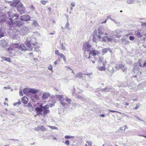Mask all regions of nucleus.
Wrapping results in <instances>:
<instances>
[{
	"label": "nucleus",
	"instance_id": "nucleus-1",
	"mask_svg": "<svg viewBox=\"0 0 146 146\" xmlns=\"http://www.w3.org/2000/svg\"><path fill=\"white\" fill-rule=\"evenodd\" d=\"M19 15L17 14H14L13 18H14L11 21H7V24L12 29L14 30V28H18L23 24L24 23L21 21L18 20Z\"/></svg>",
	"mask_w": 146,
	"mask_h": 146
},
{
	"label": "nucleus",
	"instance_id": "nucleus-2",
	"mask_svg": "<svg viewBox=\"0 0 146 146\" xmlns=\"http://www.w3.org/2000/svg\"><path fill=\"white\" fill-rule=\"evenodd\" d=\"M26 45L29 48L32 47V45L35 46L37 44L36 39L33 37H29L27 38L25 42Z\"/></svg>",
	"mask_w": 146,
	"mask_h": 146
},
{
	"label": "nucleus",
	"instance_id": "nucleus-3",
	"mask_svg": "<svg viewBox=\"0 0 146 146\" xmlns=\"http://www.w3.org/2000/svg\"><path fill=\"white\" fill-rule=\"evenodd\" d=\"M39 108L42 110V111H43V114L44 116L46 115L50 112V111L49 109V105H46L44 106H43V104H41L39 106Z\"/></svg>",
	"mask_w": 146,
	"mask_h": 146
},
{
	"label": "nucleus",
	"instance_id": "nucleus-4",
	"mask_svg": "<svg viewBox=\"0 0 146 146\" xmlns=\"http://www.w3.org/2000/svg\"><path fill=\"white\" fill-rule=\"evenodd\" d=\"M15 47L17 48L22 51H25L26 50H29L28 48H27L23 44H21L19 45L16 44L15 45Z\"/></svg>",
	"mask_w": 146,
	"mask_h": 146
},
{
	"label": "nucleus",
	"instance_id": "nucleus-5",
	"mask_svg": "<svg viewBox=\"0 0 146 146\" xmlns=\"http://www.w3.org/2000/svg\"><path fill=\"white\" fill-rule=\"evenodd\" d=\"M29 29L28 27H24L20 30V33L22 35H26L28 32Z\"/></svg>",
	"mask_w": 146,
	"mask_h": 146
},
{
	"label": "nucleus",
	"instance_id": "nucleus-6",
	"mask_svg": "<svg viewBox=\"0 0 146 146\" xmlns=\"http://www.w3.org/2000/svg\"><path fill=\"white\" fill-rule=\"evenodd\" d=\"M19 19L21 21H27L30 20L31 17L28 15H25L20 16Z\"/></svg>",
	"mask_w": 146,
	"mask_h": 146
},
{
	"label": "nucleus",
	"instance_id": "nucleus-7",
	"mask_svg": "<svg viewBox=\"0 0 146 146\" xmlns=\"http://www.w3.org/2000/svg\"><path fill=\"white\" fill-rule=\"evenodd\" d=\"M88 51H89V55H91L93 56H95L96 55H97L99 54L100 52L98 50L94 49L92 50H88Z\"/></svg>",
	"mask_w": 146,
	"mask_h": 146
},
{
	"label": "nucleus",
	"instance_id": "nucleus-8",
	"mask_svg": "<svg viewBox=\"0 0 146 146\" xmlns=\"http://www.w3.org/2000/svg\"><path fill=\"white\" fill-rule=\"evenodd\" d=\"M92 46V45L89 43L88 42H86L84 43L83 44V50H86L87 49H88L90 48ZM86 51V50H85Z\"/></svg>",
	"mask_w": 146,
	"mask_h": 146
},
{
	"label": "nucleus",
	"instance_id": "nucleus-9",
	"mask_svg": "<svg viewBox=\"0 0 146 146\" xmlns=\"http://www.w3.org/2000/svg\"><path fill=\"white\" fill-rule=\"evenodd\" d=\"M0 45L3 47H6L9 45L8 41L4 39L1 40L0 41Z\"/></svg>",
	"mask_w": 146,
	"mask_h": 146
},
{
	"label": "nucleus",
	"instance_id": "nucleus-10",
	"mask_svg": "<svg viewBox=\"0 0 146 146\" xmlns=\"http://www.w3.org/2000/svg\"><path fill=\"white\" fill-rule=\"evenodd\" d=\"M13 31L12 32V38L13 39H17L19 38V34L20 33L18 31V32H17L16 33H15V31Z\"/></svg>",
	"mask_w": 146,
	"mask_h": 146
},
{
	"label": "nucleus",
	"instance_id": "nucleus-11",
	"mask_svg": "<svg viewBox=\"0 0 146 146\" xmlns=\"http://www.w3.org/2000/svg\"><path fill=\"white\" fill-rule=\"evenodd\" d=\"M97 37L99 39V41L101 42H106L107 41V36H104L102 37L100 35H97Z\"/></svg>",
	"mask_w": 146,
	"mask_h": 146
},
{
	"label": "nucleus",
	"instance_id": "nucleus-12",
	"mask_svg": "<svg viewBox=\"0 0 146 146\" xmlns=\"http://www.w3.org/2000/svg\"><path fill=\"white\" fill-rule=\"evenodd\" d=\"M75 90V88H74V92H73V95L74 96H75V97L76 98H78L79 99L82 100L83 101V100H86V98L84 97H81L78 96L77 95H76V94L74 92V91Z\"/></svg>",
	"mask_w": 146,
	"mask_h": 146
},
{
	"label": "nucleus",
	"instance_id": "nucleus-13",
	"mask_svg": "<svg viewBox=\"0 0 146 146\" xmlns=\"http://www.w3.org/2000/svg\"><path fill=\"white\" fill-rule=\"evenodd\" d=\"M20 0H15L11 4V6H13V7H16L17 5L19 3Z\"/></svg>",
	"mask_w": 146,
	"mask_h": 146
},
{
	"label": "nucleus",
	"instance_id": "nucleus-14",
	"mask_svg": "<svg viewBox=\"0 0 146 146\" xmlns=\"http://www.w3.org/2000/svg\"><path fill=\"white\" fill-rule=\"evenodd\" d=\"M36 111L37 112V115H42V110L39 107H37L35 109Z\"/></svg>",
	"mask_w": 146,
	"mask_h": 146
},
{
	"label": "nucleus",
	"instance_id": "nucleus-15",
	"mask_svg": "<svg viewBox=\"0 0 146 146\" xmlns=\"http://www.w3.org/2000/svg\"><path fill=\"white\" fill-rule=\"evenodd\" d=\"M50 96V94L48 92H46L43 94L42 98L44 99H47Z\"/></svg>",
	"mask_w": 146,
	"mask_h": 146
},
{
	"label": "nucleus",
	"instance_id": "nucleus-16",
	"mask_svg": "<svg viewBox=\"0 0 146 146\" xmlns=\"http://www.w3.org/2000/svg\"><path fill=\"white\" fill-rule=\"evenodd\" d=\"M8 15L10 17V21H11L13 19V17L14 16V14L11 11H9L7 12Z\"/></svg>",
	"mask_w": 146,
	"mask_h": 146
},
{
	"label": "nucleus",
	"instance_id": "nucleus-17",
	"mask_svg": "<svg viewBox=\"0 0 146 146\" xmlns=\"http://www.w3.org/2000/svg\"><path fill=\"white\" fill-rule=\"evenodd\" d=\"M28 100L27 98L24 96L22 98L21 102L24 104H27V103Z\"/></svg>",
	"mask_w": 146,
	"mask_h": 146
},
{
	"label": "nucleus",
	"instance_id": "nucleus-18",
	"mask_svg": "<svg viewBox=\"0 0 146 146\" xmlns=\"http://www.w3.org/2000/svg\"><path fill=\"white\" fill-rule=\"evenodd\" d=\"M23 92L24 94L26 95H28L30 93V88H25L23 90Z\"/></svg>",
	"mask_w": 146,
	"mask_h": 146
},
{
	"label": "nucleus",
	"instance_id": "nucleus-19",
	"mask_svg": "<svg viewBox=\"0 0 146 146\" xmlns=\"http://www.w3.org/2000/svg\"><path fill=\"white\" fill-rule=\"evenodd\" d=\"M111 88L109 87H106L105 88L101 89V90L104 92H107L111 91Z\"/></svg>",
	"mask_w": 146,
	"mask_h": 146
},
{
	"label": "nucleus",
	"instance_id": "nucleus-20",
	"mask_svg": "<svg viewBox=\"0 0 146 146\" xmlns=\"http://www.w3.org/2000/svg\"><path fill=\"white\" fill-rule=\"evenodd\" d=\"M39 91L38 90L33 88H30V93L35 94Z\"/></svg>",
	"mask_w": 146,
	"mask_h": 146
},
{
	"label": "nucleus",
	"instance_id": "nucleus-21",
	"mask_svg": "<svg viewBox=\"0 0 146 146\" xmlns=\"http://www.w3.org/2000/svg\"><path fill=\"white\" fill-rule=\"evenodd\" d=\"M98 32L99 34L102 35L104 33L103 29L101 28H99L98 29Z\"/></svg>",
	"mask_w": 146,
	"mask_h": 146
},
{
	"label": "nucleus",
	"instance_id": "nucleus-22",
	"mask_svg": "<svg viewBox=\"0 0 146 146\" xmlns=\"http://www.w3.org/2000/svg\"><path fill=\"white\" fill-rule=\"evenodd\" d=\"M83 74L81 72H79L77 73V74L75 77V78L78 77L79 78H82Z\"/></svg>",
	"mask_w": 146,
	"mask_h": 146
},
{
	"label": "nucleus",
	"instance_id": "nucleus-23",
	"mask_svg": "<svg viewBox=\"0 0 146 146\" xmlns=\"http://www.w3.org/2000/svg\"><path fill=\"white\" fill-rule=\"evenodd\" d=\"M97 69L100 71H105L106 70V68L104 66H98L97 67Z\"/></svg>",
	"mask_w": 146,
	"mask_h": 146
},
{
	"label": "nucleus",
	"instance_id": "nucleus-24",
	"mask_svg": "<svg viewBox=\"0 0 146 146\" xmlns=\"http://www.w3.org/2000/svg\"><path fill=\"white\" fill-rule=\"evenodd\" d=\"M17 10L18 11L20 12V14H22L25 13V9L24 7L21 9H17Z\"/></svg>",
	"mask_w": 146,
	"mask_h": 146
},
{
	"label": "nucleus",
	"instance_id": "nucleus-25",
	"mask_svg": "<svg viewBox=\"0 0 146 146\" xmlns=\"http://www.w3.org/2000/svg\"><path fill=\"white\" fill-rule=\"evenodd\" d=\"M1 58L4 60L8 62H11V61L10 60V59L9 58H7L5 57H1Z\"/></svg>",
	"mask_w": 146,
	"mask_h": 146
},
{
	"label": "nucleus",
	"instance_id": "nucleus-26",
	"mask_svg": "<svg viewBox=\"0 0 146 146\" xmlns=\"http://www.w3.org/2000/svg\"><path fill=\"white\" fill-rule=\"evenodd\" d=\"M60 104L64 107H67V104L66 103L64 100L60 101Z\"/></svg>",
	"mask_w": 146,
	"mask_h": 146
},
{
	"label": "nucleus",
	"instance_id": "nucleus-27",
	"mask_svg": "<svg viewBox=\"0 0 146 146\" xmlns=\"http://www.w3.org/2000/svg\"><path fill=\"white\" fill-rule=\"evenodd\" d=\"M57 98H58L60 101L64 100V96L62 95H58L56 96Z\"/></svg>",
	"mask_w": 146,
	"mask_h": 146
},
{
	"label": "nucleus",
	"instance_id": "nucleus-28",
	"mask_svg": "<svg viewBox=\"0 0 146 146\" xmlns=\"http://www.w3.org/2000/svg\"><path fill=\"white\" fill-rule=\"evenodd\" d=\"M5 33L3 31H2V29H0V38L4 36Z\"/></svg>",
	"mask_w": 146,
	"mask_h": 146
},
{
	"label": "nucleus",
	"instance_id": "nucleus-29",
	"mask_svg": "<svg viewBox=\"0 0 146 146\" xmlns=\"http://www.w3.org/2000/svg\"><path fill=\"white\" fill-rule=\"evenodd\" d=\"M65 138L66 139H70L74 138L75 137L74 136L66 135L65 136Z\"/></svg>",
	"mask_w": 146,
	"mask_h": 146
},
{
	"label": "nucleus",
	"instance_id": "nucleus-30",
	"mask_svg": "<svg viewBox=\"0 0 146 146\" xmlns=\"http://www.w3.org/2000/svg\"><path fill=\"white\" fill-rule=\"evenodd\" d=\"M59 56H60L61 58H62L64 61L65 62H66V58L65 56L63 54L61 53L60 54Z\"/></svg>",
	"mask_w": 146,
	"mask_h": 146
},
{
	"label": "nucleus",
	"instance_id": "nucleus-31",
	"mask_svg": "<svg viewBox=\"0 0 146 146\" xmlns=\"http://www.w3.org/2000/svg\"><path fill=\"white\" fill-rule=\"evenodd\" d=\"M108 50H109V48H104L102 50V51L103 54H105L108 51Z\"/></svg>",
	"mask_w": 146,
	"mask_h": 146
},
{
	"label": "nucleus",
	"instance_id": "nucleus-32",
	"mask_svg": "<svg viewBox=\"0 0 146 146\" xmlns=\"http://www.w3.org/2000/svg\"><path fill=\"white\" fill-rule=\"evenodd\" d=\"M135 34L136 35L140 37L142 36V35L139 31H137L135 32Z\"/></svg>",
	"mask_w": 146,
	"mask_h": 146
},
{
	"label": "nucleus",
	"instance_id": "nucleus-33",
	"mask_svg": "<svg viewBox=\"0 0 146 146\" xmlns=\"http://www.w3.org/2000/svg\"><path fill=\"white\" fill-rule=\"evenodd\" d=\"M69 24L68 21H67L66 24V25L65 26V28L68 29L70 30V28L69 27Z\"/></svg>",
	"mask_w": 146,
	"mask_h": 146
},
{
	"label": "nucleus",
	"instance_id": "nucleus-34",
	"mask_svg": "<svg viewBox=\"0 0 146 146\" xmlns=\"http://www.w3.org/2000/svg\"><path fill=\"white\" fill-rule=\"evenodd\" d=\"M65 100L68 103V104H71V100L66 97L65 99Z\"/></svg>",
	"mask_w": 146,
	"mask_h": 146
},
{
	"label": "nucleus",
	"instance_id": "nucleus-35",
	"mask_svg": "<svg viewBox=\"0 0 146 146\" xmlns=\"http://www.w3.org/2000/svg\"><path fill=\"white\" fill-rule=\"evenodd\" d=\"M134 0H127V3L128 4H132L134 3Z\"/></svg>",
	"mask_w": 146,
	"mask_h": 146
},
{
	"label": "nucleus",
	"instance_id": "nucleus-36",
	"mask_svg": "<svg viewBox=\"0 0 146 146\" xmlns=\"http://www.w3.org/2000/svg\"><path fill=\"white\" fill-rule=\"evenodd\" d=\"M24 7L23 5L22 4V3H21V4H19L18 5L17 7V9H21V8H23Z\"/></svg>",
	"mask_w": 146,
	"mask_h": 146
},
{
	"label": "nucleus",
	"instance_id": "nucleus-37",
	"mask_svg": "<svg viewBox=\"0 0 146 146\" xmlns=\"http://www.w3.org/2000/svg\"><path fill=\"white\" fill-rule=\"evenodd\" d=\"M48 127L52 129H58V128L55 126L49 125Z\"/></svg>",
	"mask_w": 146,
	"mask_h": 146
},
{
	"label": "nucleus",
	"instance_id": "nucleus-38",
	"mask_svg": "<svg viewBox=\"0 0 146 146\" xmlns=\"http://www.w3.org/2000/svg\"><path fill=\"white\" fill-rule=\"evenodd\" d=\"M40 130L42 131H45L46 130V129L45 128L44 126H40Z\"/></svg>",
	"mask_w": 146,
	"mask_h": 146
},
{
	"label": "nucleus",
	"instance_id": "nucleus-39",
	"mask_svg": "<svg viewBox=\"0 0 146 146\" xmlns=\"http://www.w3.org/2000/svg\"><path fill=\"white\" fill-rule=\"evenodd\" d=\"M33 24L35 26H38V25L37 22L35 20H33Z\"/></svg>",
	"mask_w": 146,
	"mask_h": 146
},
{
	"label": "nucleus",
	"instance_id": "nucleus-40",
	"mask_svg": "<svg viewBox=\"0 0 146 146\" xmlns=\"http://www.w3.org/2000/svg\"><path fill=\"white\" fill-rule=\"evenodd\" d=\"M72 105L76 107H78L80 106V105L79 104L75 103H73Z\"/></svg>",
	"mask_w": 146,
	"mask_h": 146
},
{
	"label": "nucleus",
	"instance_id": "nucleus-41",
	"mask_svg": "<svg viewBox=\"0 0 146 146\" xmlns=\"http://www.w3.org/2000/svg\"><path fill=\"white\" fill-rule=\"evenodd\" d=\"M98 62H101L103 60V58L102 57H101L98 56Z\"/></svg>",
	"mask_w": 146,
	"mask_h": 146
},
{
	"label": "nucleus",
	"instance_id": "nucleus-42",
	"mask_svg": "<svg viewBox=\"0 0 146 146\" xmlns=\"http://www.w3.org/2000/svg\"><path fill=\"white\" fill-rule=\"evenodd\" d=\"M5 113L7 115H9L10 114H11L13 115H14V113L13 111H10L9 113L6 112Z\"/></svg>",
	"mask_w": 146,
	"mask_h": 146
},
{
	"label": "nucleus",
	"instance_id": "nucleus-43",
	"mask_svg": "<svg viewBox=\"0 0 146 146\" xmlns=\"http://www.w3.org/2000/svg\"><path fill=\"white\" fill-rule=\"evenodd\" d=\"M47 2L48 1H46L44 0H41L40 1L41 3L43 5H45Z\"/></svg>",
	"mask_w": 146,
	"mask_h": 146
},
{
	"label": "nucleus",
	"instance_id": "nucleus-44",
	"mask_svg": "<svg viewBox=\"0 0 146 146\" xmlns=\"http://www.w3.org/2000/svg\"><path fill=\"white\" fill-rule=\"evenodd\" d=\"M125 66L124 65L121 64H119L118 65V66H119V68L120 69H122V68H123Z\"/></svg>",
	"mask_w": 146,
	"mask_h": 146
},
{
	"label": "nucleus",
	"instance_id": "nucleus-45",
	"mask_svg": "<svg viewBox=\"0 0 146 146\" xmlns=\"http://www.w3.org/2000/svg\"><path fill=\"white\" fill-rule=\"evenodd\" d=\"M86 143L90 146H91L92 145V141H86Z\"/></svg>",
	"mask_w": 146,
	"mask_h": 146
},
{
	"label": "nucleus",
	"instance_id": "nucleus-46",
	"mask_svg": "<svg viewBox=\"0 0 146 146\" xmlns=\"http://www.w3.org/2000/svg\"><path fill=\"white\" fill-rule=\"evenodd\" d=\"M113 38L107 36V41L111 42L113 40Z\"/></svg>",
	"mask_w": 146,
	"mask_h": 146
},
{
	"label": "nucleus",
	"instance_id": "nucleus-47",
	"mask_svg": "<svg viewBox=\"0 0 146 146\" xmlns=\"http://www.w3.org/2000/svg\"><path fill=\"white\" fill-rule=\"evenodd\" d=\"M93 41L97 43V40H96V37L94 36L93 38Z\"/></svg>",
	"mask_w": 146,
	"mask_h": 146
},
{
	"label": "nucleus",
	"instance_id": "nucleus-48",
	"mask_svg": "<svg viewBox=\"0 0 146 146\" xmlns=\"http://www.w3.org/2000/svg\"><path fill=\"white\" fill-rule=\"evenodd\" d=\"M55 53L56 54L58 55V56H59L60 54H61L59 52H58V50H56L55 51Z\"/></svg>",
	"mask_w": 146,
	"mask_h": 146
},
{
	"label": "nucleus",
	"instance_id": "nucleus-49",
	"mask_svg": "<svg viewBox=\"0 0 146 146\" xmlns=\"http://www.w3.org/2000/svg\"><path fill=\"white\" fill-rule=\"evenodd\" d=\"M101 62H102V63L103 66H104V67L105 66L106 63V61L105 60H103Z\"/></svg>",
	"mask_w": 146,
	"mask_h": 146
},
{
	"label": "nucleus",
	"instance_id": "nucleus-50",
	"mask_svg": "<svg viewBox=\"0 0 146 146\" xmlns=\"http://www.w3.org/2000/svg\"><path fill=\"white\" fill-rule=\"evenodd\" d=\"M40 126H38L37 127L35 128L34 129L36 131H39L40 130Z\"/></svg>",
	"mask_w": 146,
	"mask_h": 146
},
{
	"label": "nucleus",
	"instance_id": "nucleus-51",
	"mask_svg": "<svg viewBox=\"0 0 146 146\" xmlns=\"http://www.w3.org/2000/svg\"><path fill=\"white\" fill-rule=\"evenodd\" d=\"M61 48L62 50H66L65 47L63 45L62 43L61 44Z\"/></svg>",
	"mask_w": 146,
	"mask_h": 146
},
{
	"label": "nucleus",
	"instance_id": "nucleus-52",
	"mask_svg": "<svg viewBox=\"0 0 146 146\" xmlns=\"http://www.w3.org/2000/svg\"><path fill=\"white\" fill-rule=\"evenodd\" d=\"M48 68L49 70H51L52 71V65L49 66H48Z\"/></svg>",
	"mask_w": 146,
	"mask_h": 146
},
{
	"label": "nucleus",
	"instance_id": "nucleus-53",
	"mask_svg": "<svg viewBox=\"0 0 146 146\" xmlns=\"http://www.w3.org/2000/svg\"><path fill=\"white\" fill-rule=\"evenodd\" d=\"M56 102L54 100V103L53 104H49V107L50 106V107H52L53 106H54V103Z\"/></svg>",
	"mask_w": 146,
	"mask_h": 146
},
{
	"label": "nucleus",
	"instance_id": "nucleus-54",
	"mask_svg": "<svg viewBox=\"0 0 146 146\" xmlns=\"http://www.w3.org/2000/svg\"><path fill=\"white\" fill-rule=\"evenodd\" d=\"M124 127H120L118 130L116 132H118L120 130H123V128H124Z\"/></svg>",
	"mask_w": 146,
	"mask_h": 146
},
{
	"label": "nucleus",
	"instance_id": "nucleus-55",
	"mask_svg": "<svg viewBox=\"0 0 146 146\" xmlns=\"http://www.w3.org/2000/svg\"><path fill=\"white\" fill-rule=\"evenodd\" d=\"M129 39L131 40H133L134 39V37L132 36H130L129 37Z\"/></svg>",
	"mask_w": 146,
	"mask_h": 146
},
{
	"label": "nucleus",
	"instance_id": "nucleus-56",
	"mask_svg": "<svg viewBox=\"0 0 146 146\" xmlns=\"http://www.w3.org/2000/svg\"><path fill=\"white\" fill-rule=\"evenodd\" d=\"M20 91L19 92V94L20 96H23V93L22 91V90H21L20 89Z\"/></svg>",
	"mask_w": 146,
	"mask_h": 146
},
{
	"label": "nucleus",
	"instance_id": "nucleus-57",
	"mask_svg": "<svg viewBox=\"0 0 146 146\" xmlns=\"http://www.w3.org/2000/svg\"><path fill=\"white\" fill-rule=\"evenodd\" d=\"M34 98H35L36 100H38L39 99V97L38 95H35L34 96Z\"/></svg>",
	"mask_w": 146,
	"mask_h": 146
},
{
	"label": "nucleus",
	"instance_id": "nucleus-58",
	"mask_svg": "<svg viewBox=\"0 0 146 146\" xmlns=\"http://www.w3.org/2000/svg\"><path fill=\"white\" fill-rule=\"evenodd\" d=\"M65 143L67 145L69 144V142L68 140H66L65 141Z\"/></svg>",
	"mask_w": 146,
	"mask_h": 146
},
{
	"label": "nucleus",
	"instance_id": "nucleus-59",
	"mask_svg": "<svg viewBox=\"0 0 146 146\" xmlns=\"http://www.w3.org/2000/svg\"><path fill=\"white\" fill-rule=\"evenodd\" d=\"M127 69V68L125 66H124L123 68H122L121 69L123 71V72H125L126 71V70Z\"/></svg>",
	"mask_w": 146,
	"mask_h": 146
},
{
	"label": "nucleus",
	"instance_id": "nucleus-60",
	"mask_svg": "<svg viewBox=\"0 0 146 146\" xmlns=\"http://www.w3.org/2000/svg\"><path fill=\"white\" fill-rule=\"evenodd\" d=\"M71 5L73 7H74L75 6V2H72L71 3Z\"/></svg>",
	"mask_w": 146,
	"mask_h": 146
},
{
	"label": "nucleus",
	"instance_id": "nucleus-61",
	"mask_svg": "<svg viewBox=\"0 0 146 146\" xmlns=\"http://www.w3.org/2000/svg\"><path fill=\"white\" fill-rule=\"evenodd\" d=\"M39 46H37L35 48V49H34L35 50L38 52V49H39Z\"/></svg>",
	"mask_w": 146,
	"mask_h": 146
},
{
	"label": "nucleus",
	"instance_id": "nucleus-62",
	"mask_svg": "<svg viewBox=\"0 0 146 146\" xmlns=\"http://www.w3.org/2000/svg\"><path fill=\"white\" fill-rule=\"evenodd\" d=\"M21 104V102L20 101L18 102H16L14 104V106H16L17 104Z\"/></svg>",
	"mask_w": 146,
	"mask_h": 146
},
{
	"label": "nucleus",
	"instance_id": "nucleus-63",
	"mask_svg": "<svg viewBox=\"0 0 146 146\" xmlns=\"http://www.w3.org/2000/svg\"><path fill=\"white\" fill-rule=\"evenodd\" d=\"M28 106L29 108H30L32 106V105L30 103H29L28 104Z\"/></svg>",
	"mask_w": 146,
	"mask_h": 146
},
{
	"label": "nucleus",
	"instance_id": "nucleus-64",
	"mask_svg": "<svg viewBox=\"0 0 146 146\" xmlns=\"http://www.w3.org/2000/svg\"><path fill=\"white\" fill-rule=\"evenodd\" d=\"M141 25L143 26H146V23H143L141 24Z\"/></svg>",
	"mask_w": 146,
	"mask_h": 146
}]
</instances>
